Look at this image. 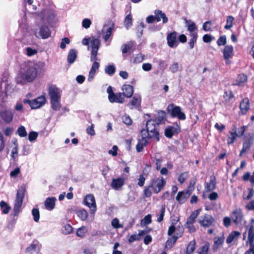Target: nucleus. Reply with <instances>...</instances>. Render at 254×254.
<instances>
[{
	"mask_svg": "<svg viewBox=\"0 0 254 254\" xmlns=\"http://www.w3.org/2000/svg\"><path fill=\"white\" fill-rule=\"evenodd\" d=\"M165 212V205L162 206L160 214L158 216L157 221L159 223H161L163 221L164 217Z\"/></svg>",
	"mask_w": 254,
	"mask_h": 254,
	"instance_id": "54",
	"label": "nucleus"
},
{
	"mask_svg": "<svg viewBox=\"0 0 254 254\" xmlns=\"http://www.w3.org/2000/svg\"><path fill=\"white\" fill-rule=\"evenodd\" d=\"M196 179H194L193 181H191L190 182L188 189H186V190L190 192V193H192L194 190V186L196 183Z\"/></svg>",
	"mask_w": 254,
	"mask_h": 254,
	"instance_id": "60",
	"label": "nucleus"
},
{
	"mask_svg": "<svg viewBox=\"0 0 254 254\" xmlns=\"http://www.w3.org/2000/svg\"><path fill=\"white\" fill-rule=\"evenodd\" d=\"M32 214L33 216L34 221L38 222L40 219V212L38 208H33L32 210Z\"/></svg>",
	"mask_w": 254,
	"mask_h": 254,
	"instance_id": "48",
	"label": "nucleus"
},
{
	"mask_svg": "<svg viewBox=\"0 0 254 254\" xmlns=\"http://www.w3.org/2000/svg\"><path fill=\"white\" fill-rule=\"evenodd\" d=\"M37 70L34 66H29L23 75V78L28 82L32 81L37 76Z\"/></svg>",
	"mask_w": 254,
	"mask_h": 254,
	"instance_id": "11",
	"label": "nucleus"
},
{
	"mask_svg": "<svg viewBox=\"0 0 254 254\" xmlns=\"http://www.w3.org/2000/svg\"><path fill=\"white\" fill-rule=\"evenodd\" d=\"M231 217L233 221L236 224L241 223L243 218V214L241 209L237 208L234 210L232 213Z\"/></svg>",
	"mask_w": 254,
	"mask_h": 254,
	"instance_id": "18",
	"label": "nucleus"
},
{
	"mask_svg": "<svg viewBox=\"0 0 254 254\" xmlns=\"http://www.w3.org/2000/svg\"><path fill=\"white\" fill-rule=\"evenodd\" d=\"M152 222L151 214L146 215L141 221V225H146L149 224Z\"/></svg>",
	"mask_w": 254,
	"mask_h": 254,
	"instance_id": "50",
	"label": "nucleus"
},
{
	"mask_svg": "<svg viewBox=\"0 0 254 254\" xmlns=\"http://www.w3.org/2000/svg\"><path fill=\"white\" fill-rule=\"evenodd\" d=\"M76 214L82 221L86 220L88 217V213L84 209L77 211Z\"/></svg>",
	"mask_w": 254,
	"mask_h": 254,
	"instance_id": "41",
	"label": "nucleus"
},
{
	"mask_svg": "<svg viewBox=\"0 0 254 254\" xmlns=\"http://www.w3.org/2000/svg\"><path fill=\"white\" fill-rule=\"evenodd\" d=\"M145 180L146 177H145L144 174H140L139 176V178L137 179V185L139 187H143L145 184Z\"/></svg>",
	"mask_w": 254,
	"mask_h": 254,
	"instance_id": "57",
	"label": "nucleus"
},
{
	"mask_svg": "<svg viewBox=\"0 0 254 254\" xmlns=\"http://www.w3.org/2000/svg\"><path fill=\"white\" fill-rule=\"evenodd\" d=\"M238 137L237 132V127L236 124H233L229 134L227 135V143L228 145L233 144Z\"/></svg>",
	"mask_w": 254,
	"mask_h": 254,
	"instance_id": "13",
	"label": "nucleus"
},
{
	"mask_svg": "<svg viewBox=\"0 0 254 254\" xmlns=\"http://www.w3.org/2000/svg\"><path fill=\"white\" fill-rule=\"evenodd\" d=\"M49 95L50 97V100L55 99H61V94L60 90L55 85H51L49 88Z\"/></svg>",
	"mask_w": 254,
	"mask_h": 254,
	"instance_id": "19",
	"label": "nucleus"
},
{
	"mask_svg": "<svg viewBox=\"0 0 254 254\" xmlns=\"http://www.w3.org/2000/svg\"><path fill=\"white\" fill-rule=\"evenodd\" d=\"M188 177V172H184L182 173L179 176L178 180L181 184H183Z\"/></svg>",
	"mask_w": 254,
	"mask_h": 254,
	"instance_id": "49",
	"label": "nucleus"
},
{
	"mask_svg": "<svg viewBox=\"0 0 254 254\" xmlns=\"http://www.w3.org/2000/svg\"><path fill=\"white\" fill-rule=\"evenodd\" d=\"M190 39L189 40V44L190 49H192L194 47V43L196 42L198 37L197 33H192L190 34Z\"/></svg>",
	"mask_w": 254,
	"mask_h": 254,
	"instance_id": "42",
	"label": "nucleus"
},
{
	"mask_svg": "<svg viewBox=\"0 0 254 254\" xmlns=\"http://www.w3.org/2000/svg\"><path fill=\"white\" fill-rule=\"evenodd\" d=\"M178 37V33L175 31H172L167 35V44L170 48L177 47L179 44V42L177 38Z\"/></svg>",
	"mask_w": 254,
	"mask_h": 254,
	"instance_id": "12",
	"label": "nucleus"
},
{
	"mask_svg": "<svg viewBox=\"0 0 254 254\" xmlns=\"http://www.w3.org/2000/svg\"><path fill=\"white\" fill-rule=\"evenodd\" d=\"M134 46V42L130 41L127 43L123 44L122 46L123 54H126L130 51Z\"/></svg>",
	"mask_w": 254,
	"mask_h": 254,
	"instance_id": "38",
	"label": "nucleus"
},
{
	"mask_svg": "<svg viewBox=\"0 0 254 254\" xmlns=\"http://www.w3.org/2000/svg\"><path fill=\"white\" fill-rule=\"evenodd\" d=\"M166 184V180L163 177L153 178L150 180L149 185L145 187L144 195L146 197H150L153 192L157 194L163 189Z\"/></svg>",
	"mask_w": 254,
	"mask_h": 254,
	"instance_id": "1",
	"label": "nucleus"
},
{
	"mask_svg": "<svg viewBox=\"0 0 254 254\" xmlns=\"http://www.w3.org/2000/svg\"><path fill=\"white\" fill-rule=\"evenodd\" d=\"M196 244L194 239L190 242L187 247L186 254H192L193 253L196 248Z\"/></svg>",
	"mask_w": 254,
	"mask_h": 254,
	"instance_id": "37",
	"label": "nucleus"
},
{
	"mask_svg": "<svg viewBox=\"0 0 254 254\" xmlns=\"http://www.w3.org/2000/svg\"><path fill=\"white\" fill-rule=\"evenodd\" d=\"M124 24L127 28L132 25V17L130 14H127L125 18Z\"/></svg>",
	"mask_w": 254,
	"mask_h": 254,
	"instance_id": "53",
	"label": "nucleus"
},
{
	"mask_svg": "<svg viewBox=\"0 0 254 254\" xmlns=\"http://www.w3.org/2000/svg\"><path fill=\"white\" fill-rule=\"evenodd\" d=\"M111 103H123L125 101V98L123 96L122 93L119 92L115 93V97L112 100H109Z\"/></svg>",
	"mask_w": 254,
	"mask_h": 254,
	"instance_id": "35",
	"label": "nucleus"
},
{
	"mask_svg": "<svg viewBox=\"0 0 254 254\" xmlns=\"http://www.w3.org/2000/svg\"><path fill=\"white\" fill-rule=\"evenodd\" d=\"M99 68V63L96 61H95L92 64L89 73V77L88 78L89 81H91L93 79L96 72L97 70H98Z\"/></svg>",
	"mask_w": 254,
	"mask_h": 254,
	"instance_id": "32",
	"label": "nucleus"
},
{
	"mask_svg": "<svg viewBox=\"0 0 254 254\" xmlns=\"http://www.w3.org/2000/svg\"><path fill=\"white\" fill-rule=\"evenodd\" d=\"M227 43L226 35H222L219 37L217 41V44L218 46H225Z\"/></svg>",
	"mask_w": 254,
	"mask_h": 254,
	"instance_id": "51",
	"label": "nucleus"
},
{
	"mask_svg": "<svg viewBox=\"0 0 254 254\" xmlns=\"http://www.w3.org/2000/svg\"><path fill=\"white\" fill-rule=\"evenodd\" d=\"M112 226L115 229L122 228L123 226L119 223V220L118 218H115L113 219L111 222Z\"/></svg>",
	"mask_w": 254,
	"mask_h": 254,
	"instance_id": "58",
	"label": "nucleus"
},
{
	"mask_svg": "<svg viewBox=\"0 0 254 254\" xmlns=\"http://www.w3.org/2000/svg\"><path fill=\"white\" fill-rule=\"evenodd\" d=\"M91 49H99L100 45V41L97 38L92 37L91 40Z\"/></svg>",
	"mask_w": 254,
	"mask_h": 254,
	"instance_id": "45",
	"label": "nucleus"
},
{
	"mask_svg": "<svg viewBox=\"0 0 254 254\" xmlns=\"http://www.w3.org/2000/svg\"><path fill=\"white\" fill-rule=\"evenodd\" d=\"M181 132V127L177 125V127L174 126H169L165 128L164 134L167 138H171L175 134H178Z\"/></svg>",
	"mask_w": 254,
	"mask_h": 254,
	"instance_id": "17",
	"label": "nucleus"
},
{
	"mask_svg": "<svg viewBox=\"0 0 254 254\" xmlns=\"http://www.w3.org/2000/svg\"><path fill=\"white\" fill-rule=\"evenodd\" d=\"M144 59V56L141 53L136 54L133 58L132 62L135 64L140 63Z\"/></svg>",
	"mask_w": 254,
	"mask_h": 254,
	"instance_id": "46",
	"label": "nucleus"
},
{
	"mask_svg": "<svg viewBox=\"0 0 254 254\" xmlns=\"http://www.w3.org/2000/svg\"><path fill=\"white\" fill-rule=\"evenodd\" d=\"M234 18L232 15H229L227 17L226 24L224 26L225 29H230L233 27Z\"/></svg>",
	"mask_w": 254,
	"mask_h": 254,
	"instance_id": "44",
	"label": "nucleus"
},
{
	"mask_svg": "<svg viewBox=\"0 0 254 254\" xmlns=\"http://www.w3.org/2000/svg\"><path fill=\"white\" fill-rule=\"evenodd\" d=\"M225 238L224 236L215 237L214 239V244L212 249L214 252H216L221 246H222Z\"/></svg>",
	"mask_w": 254,
	"mask_h": 254,
	"instance_id": "29",
	"label": "nucleus"
},
{
	"mask_svg": "<svg viewBox=\"0 0 254 254\" xmlns=\"http://www.w3.org/2000/svg\"><path fill=\"white\" fill-rule=\"evenodd\" d=\"M248 81V76L246 74L241 73L239 74L236 79L235 82L232 85L243 86Z\"/></svg>",
	"mask_w": 254,
	"mask_h": 254,
	"instance_id": "22",
	"label": "nucleus"
},
{
	"mask_svg": "<svg viewBox=\"0 0 254 254\" xmlns=\"http://www.w3.org/2000/svg\"><path fill=\"white\" fill-rule=\"evenodd\" d=\"M146 129H141L140 133L145 134L149 139L154 138L157 141H159L160 139L159 126L156 125L154 121L149 120L146 122Z\"/></svg>",
	"mask_w": 254,
	"mask_h": 254,
	"instance_id": "2",
	"label": "nucleus"
},
{
	"mask_svg": "<svg viewBox=\"0 0 254 254\" xmlns=\"http://www.w3.org/2000/svg\"><path fill=\"white\" fill-rule=\"evenodd\" d=\"M154 121L156 125L163 124L166 121V113L165 111L161 110H158L154 119H150Z\"/></svg>",
	"mask_w": 254,
	"mask_h": 254,
	"instance_id": "15",
	"label": "nucleus"
},
{
	"mask_svg": "<svg viewBox=\"0 0 254 254\" xmlns=\"http://www.w3.org/2000/svg\"><path fill=\"white\" fill-rule=\"evenodd\" d=\"M198 222L201 227L207 228L213 225L215 219L211 215L205 213L199 217Z\"/></svg>",
	"mask_w": 254,
	"mask_h": 254,
	"instance_id": "7",
	"label": "nucleus"
},
{
	"mask_svg": "<svg viewBox=\"0 0 254 254\" xmlns=\"http://www.w3.org/2000/svg\"><path fill=\"white\" fill-rule=\"evenodd\" d=\"M77 58V52L75 49H71L69 51L67 55V60L69 64L74 62Z\"/></svg>",
	"mask_w": 254,
	"mask_h": 254,
	"instance_id": "34",
	"label": "nucleus"
},
{
	"mask_svg": "<svg viewBox=\"0 0 254 254\" xmlns=\"http://www.w3.org/2000/svg\"><path fill=\"white\" fill-rule=\"evenodd\" d=\"M122 93L123 97L130 98L133 93V87L129 84H124L123 86Z\"/></svg>",
	"mask_w": 254,
	"mask_h": 254,
	"instance_id": "28",
	"label": "nucleus"
},
{
	"mask_svg": "<svg viewBox=\"0 0 254 254\" xmlns=\"http://www.w3.org/2000/svg\"><path fill=\"white\" fill-rule=\"evenodd\" d=\"M191 194V193L188 190H184L178 192L176 197V199L179 204H182L187 201Z\"/></svg>",
	"mask_w": 254,
	"mask_h": 254,
	"instance_id": "16",
	"label": "nucleus"
},
{
	"mask_svg": "<svg viewBox=\"0 0 254 254\" xmlns=\"http://www.w3.org/2000/svg\"><path fill=\"white\" fill-rule=\"evenodd\" d=\"M210 249V243L206 242L204 244L200 247L198 254H208Z\"/></svg>",
	"mask_w": 254,
	"mask_h": 254,
	"instance_id": "39",
	"label": "nucleus"
},
{
	"mask_svg": "<svg viewBox=\"0 0 254 254\" xmlns=\"http://www.w3.org/2000/svg\"><path fill=\"white\" fill-rule=\"evenodd\" d=\"M0 206L2 213L5 214H7L11 208L7 203L4 201H0Z\"/></svg>",
	"mask_w": 254,
	"mask_h": 254,
	"instance_id": "43",
	"label": "nucleus"
},
{
	"mask_svg": "<svg viewBox=\"0 0 254 254\" xmlns=\"http://www.w3.org/2000/svg\"><path fill=\"white\" fill-rule=\"evenodd\" d=\"M17 133L21 137H26L27 135L25 127L22 126L18 128Z\"/></svg>",
	"mask_w": 254,
	"mask_h": 254,
	"instance_id": "47",
	"label": "nucleus"
},
{
	"mask_svg": "<svg viewBox=\"0 0 254 254\" xmlns=\"http://www.w3.org/2000/svg\"><path fill=\"white\" fill-rule=\"evenodd\" d=\"M125 184V179L123 178L113 179L111 186L115 190H118Z\"/></svg>",
	"mask_w": 254,
	"mask_h": 254,
	"instance_id": "23",
	"label": "nucleus"
},
{
	"mask_svg": "<svg viewBox=\"0 0 254 254\" xmlns=\"http://www.w3.org/2000/svg\"><path fill=\"white\" fill-rule=\"evenodd\" d=\"M39 33L40 37L43 39H47L51 34L49 28L45 25H42L40 27Z\"/></svg>",
	"mask_w": 254,
	"mask_h": 254,
	"instance_id": "26",
	"label": "nucleus"
},
{
	"mask_svg": "<svg viewBox=\"0 0 254 254\" xmlns=\"http://www.w3.org/2000/svg\"><path fill=\"white\" fill-rule=\"evenodd\" d=\"M224 59L227 61L233 56L234 48L232 45L225 46L223 50L222 51Z\"/></svg>",
	"mask_w": 254,
	"mask_h": 254,
	"instance_id": "21",
	"label": "nucleus"
},
{
	"mask_svg": "<svg viewBox=\"0 0 254 254\" xmlns=\"http://www.w3.org/2000/svg\"><path fill=\"white\" fill-rule=\"evenodd\" d=\"M240 109L243 115L248 112L250 109V101L248 98L243 99L240 104Z\"/></svg>",
	"mask_w": 254,
	"mask_h": 254,
	"instance_id": "27",
	"label": "nucleus"
},
{
	"mask_svg": "<svg viewBox=\"0 0 254 254\" xmlns=\"http://www.w3.org/2000/svg\"><path fill=\"white\" fill-rule=\"evenodd\" d=\"M38 134L37 132L32 131H30L28 135V139L30 141L32 142L36 140L38 137Z\"/></svg>",
	"mask_w": 254,
	"mask_h": 254,
	"instance_id": "61",
	"label": "nucleus"
},
{
	"mask_svg": "<svg viewBox=\"0 0 254 254\" xmlns=\"http://www.w3.org/2000/svg\"><path fill=\"white\" fill-rule=\"evenodd\" d=\"M46 99L44 95H41L38 97L34 100H24V102L28 103L31 109H37L41 108L46 103Z\"/></svg>",
	"mask_w": 254,
	"mask_h": 254,
	"instance_id": "6",
	"label": "nucleus"
},
{
	"mask_svg": "<svg viewBox=\"0 0 254 254\" xmlns=\"http://www.w3.org/2000/svg\"><path fill=\"white\" fill-rule=\"evenodd\" d=\"M184 231V227L182 225L179 226L177 228V232L176 234L169 238L166 242V245L170 246L171 248L176 243L177 240L182 237L183 235Z\"/></svg>",
	"mask_w": 254,
	"mask_h": 254,
	"instance_id": "10",
	"label": "nucleus"
},
{
	"mask_svg": "<svg viewBox=\"0 0 254 254\" xmlns=\"http://www.w3.org/2000/svg\"><path fill=\"white\" fill-rule=\"evenodd\" d=\"M167 111L172 118H177L180 120H185L186 119L185 114L181 111V108L173 103L169 104Z\"/></svg>",
	"mask_w": 254,
	"mask_h": 254,
	"instance_id": "4",
	"label": "nucleus"
},
{
	"mask_svg": "<svg viewBox=\"0 0 254 254\" xmlns=\"http://www.w3.org/2000/svg\"><path fill=\"white\" fill-rule=\"evenodd\" d=\"M26 192V185L23 184L17 190L15 203L13 208L14 215L16 216L19 213L22 205L23 199Z\"/></svg>",
	"mask_w": 254,
	"mask_h": 254,
	"instance_id": "3",
	"label": "nucleus"
},
{
	"mask_svg": "<svg viewBox=\"0 0 254 254\" xmlns=\"http://www.w3.org/2000/svg\"><path fill=\"white\" fill-rule=\"evenodd\" d=\"M56 201L57 198L55 197H47L44 202L45 208L50 211L53 210L55 207Z\"/></svg>",
	"mask_w": 254,
	"mask_h": 254,
	"instance_id": "24",
	"label": "nucleus"
},
{
	"mask_svg": "<svg viewBox=\"0 0 254 254\" xmlns=\"http://www.w3.org/2000/svg\"><path fill=\"white\" fill-rule=\"evenodd\" d=\"M86 232L85 227H82L78 228L76 231V235L79 237L82 238L85 236Z\"/></svg>",
	"mask_w": 254,
	"mask_h": 254,
	"instance_id": "59",
	"label": "nucleus"
},
{
	"mask_svg": "<svg viewBox=\"0 0 254 254\" xmlns=\"http://www.w3.org/2000/svg\"><path fill=\"white\" fill-rule=\"evenodd\" d=\"M14 112L11 109H3L0 111V117L3 122L6 124H10L13 120Z\"/></svg>",
	"mask_w": 254,
	"mask_h": 254,
	"instance_id": "8",
	"label": "nucleus"
},
{
	"mask_svg": "<svg viewBox=\"0 0 254 254\" xmlns=\"http://www.w3.org/2000/svg\"><path fill=\"white\" fill-rule=\"evenodd\" d=\"M179 65L178 63H173L170 66L169 69L170 70L173 72L175 73L177 72V71L179 70Z\"/></svg>",
	"mask_w": 254,
	"mask_h": 254,
	"instance_id": "62",
	"label": "nucleus"
},
{
	"mask_svg": "<svg viewBox=\"0 0 254 254\" xmlns=\"http://www.w3.org/2000/svg\"><path fill=\"white\" fill-rule=\"evenodd\" d=\"M253 139L252 137H250L246 139L243 144V147L240 151L239 156H242L245 153H246L251 147Z\"/></svg>",
	"mask_w": 254,
	"mask_h": 254,
	"instance_id": "30",
	"label": "nucleus"
},
{
	"mask_svg": "<svg viewBox=\"0 0 254 254\" xmlns=\"http://www.w3.org/2000/svg\"><path fill=\"white\" fill-rule=\"evenodd\" d=\"M154 15H150L147 17L146 22L148 24L152 23L155 21L159 22L162 19L163 23H166L168 19L165 13L163 12L161 10L156 9L154 11Z\"/></svg>",
	"mask_w": 254,
	"mask_h": 254,
	"instance_id": "5",
	"label": "nucleus"
},
{
	"mask_svg": "<svg viewBox=\"0 0 254 254\" xmlns=\"http://www.w3.org/2000/svg\"><path fill=\"white\" fill-rule=\"evenodd\" d=\"M141 135V138L139 139L137 144L136 145V149L138 152H140L142 151L144 147L147 146L149 140L145 134Z\"/></svg>",
	"mask_w": 254,
	"mask_h": 254,
	"instance_id": "20",
	"label": "nucleus"
},
{
	"mask_svg": "<svg viewBox=\"0 0 254 254\" xmlns=\"http://www.w3.org/2000/svg\"><path fill=\"white\" fill-rule=\"evenodd\" d=\"M216 184L215 176L214 175H211L209 181L205 183L203 196L204 197L205 192H210L216 189Z\"/></svg>",
	"mask_w": 254,
	"mask_h": 254,
	"instance_id": "14",
	"label": "nucleus"
},
{
	"mask_svg": "<svg viewBox=\"0 0 254 254\" xmlns=\"http://www.w3.org/2000/svg\"><path fill=\"white\" fill-rule=\"evenodd\" d=\"M123 122L127 126H130L132 123V121L129 116L125 115L122 117Z\"/></svg>",
	"mask_w": 254,
	"mask_h": 254,
	"instance_id": "63",
	"label": "nucleus"
},
{
	"mask_svg": "<svg viewBox=\"0 0 254 254\" xmlns=\"http://www.w3.org/2000/svg\"><path fill=\"white\" fill-rule=\"evenodd\" d=\"M176 224V223L173 222L172 225L169 227L167 234L168 236H172L175 232L176 231V227L175 225Z\"/></svg>",
	"mask_w": 254,
	"mask_h": 254,
	"instance_id": "64",
	"label": "nucleus"
},
{
	"mask_svg": "<svg viewBox=\"0 0 254 254\" xmlns=\"http://www.w3.org/2000/svg\"><path fill=\"white\" fill-rule=\"evenodd\" d=\"M247 230L248 233L247 243H249L250 246L254 243V227L253 224L247 226Z\"/></svg>",
	"mask_w": 254,
	"mask_h": 254,
	"instance_id": "25",
	"label": "nucleus"
},
{
	"mask_svg": "<svg viewBox=\"0 0 254 254\" xmlns=\"http://www.w3.org/2000/svg\"><path fill=\"white\" fill-rule=\"evenodd\" d=\"M185 23L187 26V30L190 32V34L197 33L195 31L197 29V27L194 22L191 20H187L185 18Z\"/></svg>",
	"mask_w": 254,
	"mask_h": 254,
	"instance_id": "31",
	"label": "nucleus"
},
{
	"mask_svg": "<svg viewBox=\"0 0 254 254\" xmlns=\"http://www.w3.org/2000/svg\"><path fill=\"white\" fill-rule=\"evenodd\" d=\"M141 103V97L140 96H134L130 101V104L132 106L140 105Z\"/></svg>",
	"mask_w": 254,
	"mask_h": 254,
	"instance_id": "56",
	"label": "nucleus"
},
{
	"mask_svg": "<svg viewBox=\"0 0 254 254\" xmlns=\"http://www.w3.org/2000/svg\"><path fill=\"white\" fill-rule=\"evenodd\" d=\"M225 103H229L234 98V95L231 90H225L223 96Z\"/></svg>",
	"mask_w": 254,
	"mask_h": 254,
	"instance_id": "36",
	"label": "nucleus"
},
{
	"mask_svg": "<svg viewBox=\"0 0 254 254\" xmlns=\"http://www.w3.org/2000/svg\"><path fill=\"white\" fill-rule=\"evenodd\" d=\"M99 49H91L90 60L91 62L97 61V54Z\"/></svg>",
	"mask_w": 254,
	"mask_h": 254,
	"instance_id": "55",
	"label": "nucleus"
},
{
	"mask_svg": "<svg viewBox=\"0 0 254 254\" xmlns=\"http://www.w3.org/2000/svg\"><path fill=\"white\" fill-rule=\"evenodd\" d=\"M60 101L61 99H55L54 100H50L51 107L54 111H57L60 110L61 108V104Z\"/></svg>",
	"mask_w": 254,
	"mask_h": 254,
	"instance_id": "40",
	"label": "nucleus"
},
{
	"mask_svg": "<svg viewBox=\"0 0 254 254\" xmlns=\"http://www.w3.org/2000/svg\"><path fill=\"white\" fill-rule=\"evenodd\" d=\"M84 204L90 208L91 213H95L97 210V206L94 196L92 194H87L84 198Z\"/></svg>",
	"mask_w": 254,
	"mask_h": 254,
	"instance_id": "9",
	"label": "nucleus"
},
{
	"mask_svg": "<svg viewBox=\"0 0 254 254\" xmlns=\"http://www.w3.org/2000/svg\"><path fill=\"white\" fill-rule=\"evenodd\" d=\"M241 235V234L240 232L237 231H233L227 237L226 239V243L227 244H231L234 241L238 240Z\"/></svg>",
	"mask_w": 254,
	"mask_h": 254,
	"instance_id": "33",
	"label": "nucleus"
},
{
	"mask_svg": "<svg viewBox=\"0 0 254 254\" xmlns=\"http://www.w3.org/2000/svg\"><path fill=\"white\" fill-rule=\"evenodd\" d=\"M116 71L115 66L114 65H109L105 68V72L109 75H113Z\"/></svg>",
	"mask_w": 254,
	"mask_h": 254,
	"instance_id": "52",
	"label": "nucleus"
}]
</instances>
